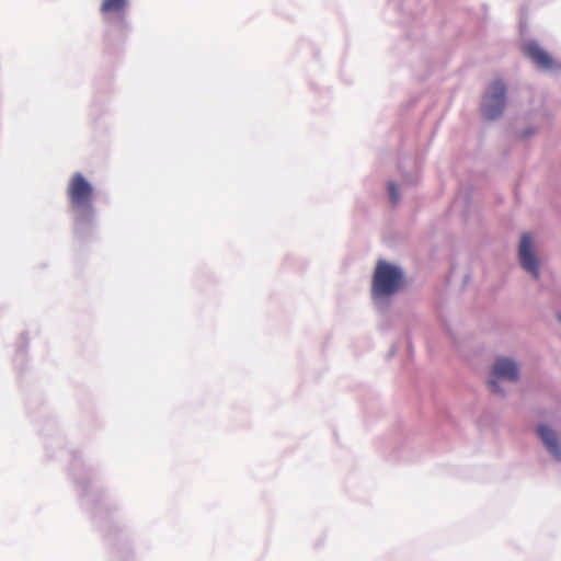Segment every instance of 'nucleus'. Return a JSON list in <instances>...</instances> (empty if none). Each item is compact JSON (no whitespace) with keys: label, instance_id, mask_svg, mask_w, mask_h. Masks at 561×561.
Returning <instances> with one entry per match:
<instances>
[{"label":"nucleus","instance_id":"1","mask_svg":"<svg viewBox=\"0 0 561 561\" xmlns=\"http://www.w3.org/2000/svg\"><path fill=\"white\" fill-rule=\"evenodd\" d=\"M94 188L81 173H75L67 186V196L76 220L80 224L90 222L93 218L92 199Z\"/></svg>","mask_w":561,"mask_h":561},{"label":"nucleus","instance_id":"2","mask_svg":"<svg viewBox=\"0 0 561 561\" xmlns=\"http://www.w3.org/2000/svg\"><path fill=\"white\" fill-rule=\"evenodd\" d=\"M402 285V273L397 267L379 262L373 280V293L376 297L394 294Z\"/></svg>","mask_w":561,"mask_h":561},{"label":"nucleus","instance_id":"3","mask_svg":"<svg viewBox=\"0 0 561 561\" xmlns=\"http://www.w3.org/2000/svg\"><path fill=\"white\" fill-rule=\"evenodd\" d=\"M505 85L500 80L490 85L481 105L485 118L495 119L502 114L505 106Z\"/></svg>","mask_w":561,"mask_h":561},{"label":"nucleus","instance_id":"4","mask_svg":"<svg viewBox=\"0 0 561 561\" xmlns=\"http://www.w3.org/2000/svg\"><path fill=\"white\" fill-rule=\"evenodd\" d=\"M497 379H505L508 381H516L518 379V367L516 363L510 358H497L492 371V378L489 382L492 392H501Z\"/></svg>","mask_w":561,"mask_h":561},{"label":"nucleus","instance_id":"5","mask_svg":"<svg viewBox=\"0 0 561 561\" xmlns=\"http://www.w3.org/2000/svg\"><path fill=\"white\" fill-rule=\"evenodd\" d=\"M518 255L522 266L537 278L539 276L538 262L533 251V240L529 233H523Z\"/></svg>","mask_w":561,"mask_h":561},{"label":"nucleus","instance_id":"6","mask_svg":"<svg viewBox=\"0 0 561 561\" xmlns=\"http://www.w3.org/2000/svg\"><path fill=\"white\" fill-rule=\"evenodd\" d=\"M524 51L538 67L550 70L553 68V60L537 43L529 42L525 45Z\"/></svg>","mask_w":561,"mask_h":561},{"label":"nucleus","instance_id":"7","mask_svg":"<svg viewBox=\"0 0 561 561\" xmlns=\"http://www.w3.org/2000/svg\"><path fill=\"white\" fill-rule=\"evenodd\" d=\"M537 433L545 444L548 451L557 459L561 460V447L558 442V437L552 428L548 425H539L537 427Z\"/></svg>","mask_w":561,"mask_h":561},{"label":"nucleus","instance_id":"8","mask_svg":"<svg viewBox=\"0 0 561 561\" xmlns=\"http://www.w3.org/2000/svg\"><path fill=\"white\" fill-rule=\"evenodd\" d=\"M127 2L128 0H103L101 4V11L102 13H123L127 7Z\"/></svg>","mask_w":561,"mask_h":561},{"label":"nucleus","instance_id":"9","mask_svg":"<svg viewBox=\"0 0 561 561\" xmlns=\"http://www.w3.org/2000/svg\"><path fill=\"white\" fill-rule=\"evenodd\" d=\"M388 191H389V195H390L392 204L396 205L400 198L399 191H398L396 183L390 182L388 184Z\"/></svg>","mask_w":561,"mask_h":561},{"label":"nucleus","instance_id":"10","mask_svg":"<svg viewBox=\"0 0 561 561\" xmlns=\"http://www.w3.org/2000/svg\"><path fill=\"white\" fill-rule=\"evenodd\" d=\"M559 320L561 321V316H559Z\"/></svg>","mask_w":561,"mask_h":561}]
</instances>
